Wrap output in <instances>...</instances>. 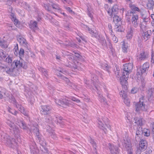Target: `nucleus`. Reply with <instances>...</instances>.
Returning <instances> with one entry per match:
<instances>
[{
	"mask_svg": "<svg viewBox=\"0 0 154 154\" xmlns=\"http://www.w3.org/2000/svg\"><path fill=\"white\" fill-rule=\"evenodd\" d=\"M108 27H109V30L111 31V34H112V27H111V25H109Z\"/></svg>",
	"mask_w": 154,
	"mask_h": 154,
	"instance_id": "obj_58",
	"label": "nucleus"
},
{
	"mask_svg": "<svg viewBox=\"0 0 154 154\" xmlns=\"http://www.w3.org/2000/svg\"><path fill=\"white\" fill-rule=\"evenodd\" d=\"M146 142L145 140H141L139 144V147L144 151L146 147Z\"/></svg>",
	"mask_w": 154,
	"mask_h": 154,
	"instance_id": "obj_23",
	"label": "nucleus"
},
{
	"mask_svg": "<svg viewBox=\"0 0 154 154\" xmlns=\"http://www.w3.org/2000/svg\"><path fill=\"white\" fill-rule=\"evenodd\" d=\"M98 126L99 128L103 130L105 133H106V129L105 128L104 124L101 121L98 120Z\"/></svg>",
	"mask_w": 154,
	"mask_h": 154,
	"instance_id": "obj_30",
	"label": "nucleus"
},
{
	"mask_svg": "<svg viewBox=\"0 0 154 154\" xmlns=\"http://www.w3.org/2000/svg\"><path fill=\"white\" fill-rule=\"evenodd\" d=\"M12 102H11L13 103H16V100L14 98L12 97Z\"/></svg>",
	"mask_w": 154,
	"mask_h": 154,
	"instance_id": "obj_62",
	"label": "nucleus"
},
{
	"mask_svg": "<svg viewBox=\"0 0 154 154\" xmlns=\"http://www.w3.org/2000/svg\"><path fill=\"white\" fill-rule=\"evenodd\" d=\"M53 8L54 9H55L56 10H58L60 11V8L58 6V5L54 4L52 5Z\"/></svg>",
	"mask_w": 154,
	"mask_h": 154,
	"instance_id": "obj_42",
	"label": "nucleus"
},
{
	"mask_svg": "<svg viewBox=\"0 0 154 154\" xmlns=\"http://www.w3.org/2000/svg\"><path fill=\"white\" fill-rule=\"evenodd\" d=\"M14 53L15 55H17L18 54V52L19 51L18 48V45L17 44L14 48Z\"/></svg>",
	"mask_w": 154,
	"mask_h": 154,
	"instance_id": "obj_46",
	"label": "nucleus"
},
{
	"mask_svg": "<svg viewBox=\"0 0 154 154\" xmlns=\"http://www.w3.org/2000/svg\"><path fill=\"white\" fill-rule=\"evenodd\" d=\"M135 31L134 28H132L131 26H128L127 27V32L126 35L127 38L131 39L133 36V32Z\"/></svg>",
	"mask_w": 154,
	"mask_h": 154,
	"instance_id": "obj_12",
	"label": "nucleus"
},
{
	"mask_svg": "<svg viewBox=\"0 0 154 154\" xmlns=\"http://www.w3.org/2000/svg\"><path fill=\"white\" fill-rule=\"evenodd\" d=\"M66 9L70 13H71L72 12V10L69 7H66Z\"/></svg>",
	"mask_w": 154,
	"mask_h": 154,
	"instance_id": "obj_54",
	"label": "nucleus"
},
{
	"mask_svg": "<svg viewBox=\"0 0 154 154\" xmlns=\"http://www.w3.org/2000/svg\"><path fill=\"white\" fill-rule=\"evenodd\" d=\"M78 63L77 65H75V66H73V67L75 69H79V63Z\"/></svg>",
	"mask_w": 154,
	"mask_h": 154,
	"instance_id": "obj_55",
	"label": "nucleus"
},
{
	"mask_svg": "<svg viewBox=\"0 0 154 154\" xmlns=\"http://www.w3.org/2000/svg\"><path fill=\"white\" fill-rule=\"evenodd\" d=\"M51 109V107L49 106H42L41 112L43 114H48L49 113Z\"/></svg>",
	"mask_w": 154,
	"mask_h": 154,
	"instance_id": "obj_15",
	"label": "nucleus"
},
{
	"mask_svg": "<svg viewBox=\"0 0 154 154\" xmlns=\"http://www.w3.org/2000/svg\"><path fill=\"white\" fill-rule=\"evenodd\" d=\"M119 10L118 6L117 5H114L112 8V11L113 15L117 14Z\"/></svg>",
	"mask_w": 154,
	"mask_h": 154,
	"instance_id": "obj_31",
	"label": "nucleus"
},
{
	"mask_svg": "<svg viewBox=\"0 0 154 154\" xmlns=\"http://www.w3.org/2000/svg\"><path fill=\"white\" fill-rule=\"evenodd\" d=\"M18 41L21 45H23L25 47L27 46V43L26 40L22 36L20 35H18L17 36Z\"/></svg>",
	"mask_w": 154,
	"mask_h": 154,
	"instance_id": "obj_16",
	"label": "nucleus"
},
{
	"mask_svg": "<svg viewBox=\"0 0 154 154\" xmlns=\"http://www.w3.org/2000/svg\"><path fill=\"white\" fill-rule=\"evenodd\" d=\"M63 79L65 81L66 83H67V84L69 85V86H71V87L72 86V85L71 84V83L70 82L69 80L66 77H63Z\"/></svg>",
	"mask_w": 154,
	"mask_h": 154,
	"instance_id": "obj_47",
	"label": "nucleus"
},
{
	"mask_svg": "<svg viewBox=\"0 0 154 154\" xmlns=\"http://www.w3.org/2000/svg\"><path fill=\"white\" fill-rule=\"evenodd\" d=\"M30 27L31 29L34 30L37 29V23L35 21H31L30 22Z\"/></svg>",
	"mask_w": 154,
	"mask_h": 154,
	"instance_id": "obj_28",
	"label": "nucleus"
},
{
	"mask_svg": "<svg viewBox=\"0 0 154 154\" xmlns=\"http://www.w3.org/2000/svg\"><path fill=\"white\" fill-rule=\"evenodd\" d=\"M88 30L89 33L91 34L92 36L95 37L96 38L99 39L100 37L98 35V33L96 30L94 31L91 29L89 28L88 27Z\"/></svg>",
	"mask_w": 154,
	"mask_h": 154,
	"instance_id": "obj_18",
	"label": "nucleus"
},
{
	"mask_svg": "<svg viewBox=\"0 0 154 154\" xmlns=\"http://www.w3.org/2000/svg\"><path fill=\"white\" fill-rule=\"evenodd\" d=\"M129 7L133 11H137L138 12L140 11L138 8L136 7L135 5L131 4L129 5Z\"/></svg>",
	"mask_w": 154,
	"mask_h": 154,
	"instance_id": "obj_36",
	"label": "nucleus"
},
{
	"mask_svg": "<svg viewBox=\"0 0 154 154\" xmlns=\"http://www.w3.org/2000/svg\"><path fill=\"white\" fill-rule=\"evenodd\" d=\"M142 133V131H141L138 130L137 131L136 134L137 137H136V138L137 137V136L139 137H140L141 134H143Z\"/></svg>",
	"mask_w": 154,
	"mask_h": 154,
	"instance_id": "obj_45",
	"label": "nucleus"
},
{
	"mask_svg": "<svg viewBox=\"0 0 154 154\" xmlns=\"http://www.w3.org/2000/svg\"><path fill=\"white\" fill-rule=\"evenodd\" d=\"M108 146L110 152L112 154H117L118 152L119 149L117 147L115 146L114 145L110 143L108 144Z\"/></svg>",
	"mask_w": 154,
	"mask_h": 154,
	"instance_id": "obj_17",
	"label": "nucleus"
},
{
	"mask_svg": "<svg viewBox=\"0 0 154 154\" xmlns=\"http://www.w3.org/2000/svg\"><path fill=\"white\" fill-rule=\"evenodd\" d=\"M55 103L57 105L62 106L66 105L69 106V101L66 99H63V100H55Z\"/></svg>",
	"mask_w": 154,
	"mask_h": 154,
	"instance_id": "obj_13",
	"label": "nucleus"
},
{
	"mask_svg": "<svg viewBox=\"0 0 154 154\" xmlns=\"http://www.w3.org/2000/svg\"><path fill=\"white\" fill-rule=\"evenodd\" d=\"M88 16L91 18L93 17V16L91 14L90 12H88Z\"/></svg>",
	"mask_w": 154,
	"mask_h": 154,
	"instance_id": "obj_61",
	"label": "nucleus"
},
{
	"mask_svg": "<svg viewBox=\"0 0 154 154\" xmlns=\"http://www.w3.org/2000/svg\"><path fill=\"white\" fill-rule=\"evenodd\" d=\"M24 51L23 48H20L19 51V54L20 56H22L23 54Z\"/></svg>",
	"mask_w": 154,
	"mask_h": 154,
	"instance_id": "obj_50",
	"label": "nucleus"
},
{
	"mask_svg": "<svg viewBox=\"0 0 154 154\" xmlns=\"http://www.w3.org/2000/svg\"><path fill=\"white\" fill-rule=\"evenodd\" d=\"M124 141L123 146L128 151V154H132L131 144L130 141L129 140H124Z\"/></svg>",
	"mask_w": 154,
	"mask_h": 154,
	"instance_id": "obj_9",
	"label": "nucleus"
},
{
	"mask_svg": "<svg viewBox=\"0 0 154 154\" xmlns=\"http://www.w3.org/2000/svg\"><path fill=\"white\" fill-rule=\"evenodd\" d=\"M149 18H146L145 20H143V22L140 24V28L143 30H145L146 29V26L143 25V23H147L149 22Z\"/></svg>",
	"mask_w": 154,
	"mask_h": 154,
	"instance_id": "obj_27",
	"label": "nucleus"
},
{
	"mask_svg": "<svg viewBox=\"0 0 154 154\" xmlns=\"http://www.w3.org/2000/svg\"><path fill=\"white\" fill-rule=\"evenodd\" d=\"M133 12L130 11H128L126 13V18L128 22L130 21V16H131V15H133Z\"/></svg>",
	"mask_w": 154,
	"mask_h": 154,
	"instance_id": "obj_29",
	"label": "nucleus"
},
{
	"mask_svg": "<svg viewBox=\"0 0 154 154\" xmlns=\"http://www.w3.org/2000/svg\"><path fill=\"white\" fill-rule=\"evenodd\" d=\"M108 13L110 16H111V15H113V13H112V9L108 11Z\"/></svg>",
	"mask_w": 154,
	"mask_h": 154,
	"instance_id": "obj_56",
	"label": "nucleus"
},
{
	"mask_svg": "<svg viewBox=\"0 0 154 154\" xmlns=\"http://www.w3.org/2000/svg\"><path fill=\"white\" fill-rule=\"evenodd\" d=\"M5 61L8 63V65L5 67H3V70L5 71L7 73H11L15 68V66H13V63H12L11 58L9 56H8L5 60Z\"/></svg>",
	"mask_w": 154,
	"mask_h": 154,
	"instance_id": "obj_3",
	"label": "nucleus"
},
{
	"mask_svg": "<svg viewBox=\"0 0 154 154\" xmlns=\"http://www.w3.org/2000/svg\"><path fill=\"white\" fill-rule=\"evenodd\" d=\"M47 128H48L47 129V130L50 133L52 137L54 139H56V136L55 133L52 131V130H51V128L50 127H48Z\"/></svg>",
	"mask_w": 154,
	"mask_h": 154,
	"instance_id": "obj_34",
	"label": "nucleus"
},
{
	"mask_svg": "<svg viewBox=\"0 0 154 154\" xmlns=\"http://www.w3.org/2000/svg\"><path fill=\"white\" fill-rule=\"evenodd\" d=\"M20 5L24 8L28 10H30V7L26 2H20Z\"/></svg>",
	"mask_w": 154,
	"mask_h": 154,
	"instance_id": "obj_25",
	"label": "nucleus"
},
{
	"mask_svg": "<svg viewBox=\"0 0 154 154\" xmlns=\"http://www.w3.org/2000/svg\"><path fill=\"white\" fill-rule=\"evenodd\" d=\"M119 94L120 96L124 99V102L125 103L127 106H129L130 104V101L127 97L125 92L123 90L120 92Z\"/></svg>",
	"mask_w": 154,
	"mask_h": 154,
	"instance_id": "obj_11",
	"label": "nucleus"
},
{
	"mask_svg": "<svg viewBox=\"0 0 154 154\" xmlns=\"http://www.w3.org/2000/svg\"><path fill=\"white\" fill-rule=\"evenodd\" d=\"M18 124L21 128L23 129H25L27 128L25 123L22 121L20 120L19 122H18Z\"/></svg>",
	"mask_w": 154,
	"mask_h": 154,
	"instance_id": "obj_35",
	"label": "nucleus"
},
{
	"mask_svg": "<svg viewBox=\"0 0 154 154\" xmlns=\"http://www.w3.org/2000/svg\"><path fill=\"white\" fill-rule=\"evenodd\" d=\"M146 103L142 98H140L139 101L135 104L136 111L138 113L146 111L148 108Z\"/></svg>",
	"mask_w": 154,
	"mask_h": 154,
	"instance_id": "obj_2",
	"label": "nucleus"
},
{
	"mask_svg": "<svg viewBox=\"0 0 154 154\" xmlns=\"http://www.w3.org/2000/svg\"><path fill=\"white\" fill-rule=\"evenodd\" d=\"M11 18L12 21L14 22V24L17 27H19V21L16 19L15 16L13 13H11Z\"/></svg>",
	"mask_w": 154,
	"mask_h": 154,
	"instance_id": "obj_22",
	"label": "nucleus"
},
{
	"mask_svg": "<svg viewBox=\"0 0 154 154\" xmlns=\"http://www.w3.org/2000/svg\"><path fill=\"white\" fill-rule=\"evenodd\" d=\"M150 34L151 33L149 31H147L144 32L143 33L141 37L142 39L144 41H146L149 38Z\"/></svg>",
	"mask_w": 154,
	"mask_h": 154,
	"instance_id": "obj_19",
	"label": "nucleus"
},
{
	"mask_svg": "<svg viewBox=\"0 0 154 154\" xmlns=\"http://www.w3.org/2000/svg\"><path fill=\"white\" fill-rule=\"evenodd\" d=\"M143 151V150H141L140 148L138 147L136 151V154H140L141 152Z\"/></svg>",
	"mask_w": 154,
	"mask_h": 154,
	"instance_id": "obj_48",
	"label": "nucleus"
},
{
	"mask_svg": "<svg viewBox=\"0 0 154 154\" xmlns=\"http://www.w3.org/2000/svg\"><path fill=\"white\" fill-rule=\"evenodd\" d=\"M7 56V55L5 54L3 51H1L0 53V56L2 58V59L5 58Z\"/></svg>",
	"mask_w": 154,
	"mask_h": 154,
	"instance_id": "obj_44",
	"label": "nucleus"
},
{
	"mask_svg": "<svg viewBox=\"0 0 154 154\" xmlns=\"http://www.w3.org/2000/svg\"><path fill=\"white\" fill-rule=\"evenodd\" d=\"M11 18L12 21L14 22V24L17 27H19V21L16 19L15 16L13 13H11Z\"/></svg>",
	"mask_w": 154,
	"mask_h": 154,
	"instance_id": "obj_21",
	"label": "nucleus"
},
{
	"mask_svg": "<svg viewBox=\"0 0 154 154\" xmlns=\"http://www.w3.org/2000/svg\"><path fill=\"white\" fill-rule=\"evenodd\" d=\"M142 133L144 136L146 137L149 136L150 135L149 130L146 129H144L142 131Z\"/></svg>",
	"mask_w": 154,
	"mask_h": 154,
	"instance_id": "obj_38",
	"label": "nucleus"
},
{
	"mask_svg": "<svg viewBox=\"0 0 154 154\" xmlns=\"http://www.w3.org/2000/svg\"><path fill=\"white\" fill-rule=\"evenodd\" d=\"M14 64L16 67L18 68L22 67L24 69H26L27 68V63L21 58L19 60H15L13 63V66H14Z\"/></svg>",
	"mask_w": 154,
	"mask_h": 154,
	"instance_id": "obj_7",
	"label": "nucleus"
},
{
	"mask_svg": "<svg viewBox=\"0 0 154 154\" xmlns=\"http://www.w3.org/2000/svg\"><path fill=\"white\" fill-rule=\"evenodd\" d=\"M107 41H106L104 38L102 37L99 39L100 42L102 44V45L105 46H109V48H111V44L110 41L109 39L107 37Z\"/></svg>",
	"mask_w": 154,
	"mask_h": 154,
	"instance_id": "obj_14",
	"label": "nucleus"
},
{
	"mask_svg": "<svg viewBox=\"0 0 154 154\" xmlns=\"http://www.w3.org/2000/svg\"><path fill=\"white\" fill-rule=\"evenodd\" d=\"M71 99L74 101L76 102L77 103H79L80 102V101L78 99H77L74 97H72L71 98Z\"/></svg>",
	"mask_w": 154,
	"mask_h": 154,
	"instance_id": "obj_49",
	"label": "nucleus"
},
{
	"mask_svg": "<svg viewBox=\"0 0 154 154\" xmlns=\"http://www.w3.org/2000/svg\"><path fill=\"white\" fill-rule=\"evenodd\" d=\"M31 126L30 128V131L34 133L37 137V138L40 141L41 139L39 136V130L38 128V125L37 124L35 123L34 122L32 123L31 124H29Z\"/></svg>",
	"mask_w": 154,
	"mask_h": 154,
	"instance_id": "obj_6",
	"label": "nucleus"
},
{
	"mask_svg": "<svg viewBox=\"0 0 154 154\" xmlns=\"http://www.w3.org/2000/svg\"><path fill=\"white\" fill-rule=\"evenodd\" d=\"M138 91L139 89L138 88L134 87L132 89L131 92L132 94H135Z\"/></svg>",
	"mask_w": 154,
	"mask_h": 154,
	"instance_id": "obj_43",
	"label": "nucleus"
},
{
	"mask_svg": "<svg viewBox=\"0 0 154 154\" xmlns=\"http://www.w3.org/2000/svg\"><path fill=\"white\" fill-rule=\"evenodd\" d=\"M138 20V17L137 15H133L131 19V24H129L128 26H131L132 28H137L138 26V24L137 21Z\"/></svg>",
	"mask_w": 154,
	"mask_h": 154,
	"instance_id": "obj_8",
	"label": "nucleus"
},
{
	"mask_svg": "<svg viewBox=\"0 0 154 154\" xmlns=\"http://www.w3.org/2000/svg\"><path fill=\"white\" fill-rule=\"evenodd\" d=\"M8 111H9V112H11L12 114L15 115H16L17 113V112L16 111H14V112H12V111H11V110L10 109L8 110Z\"/></svg>",
	"mask_w": 154,
	"mask_h": 154,
	"instance_id": "obj_57",
	"label": "nucleus"
},
{
	"mask_svg": "<svg viewBox=\"0 0 154 154\" xmlns=\"http://www.w3.org/2000/svg\"><path fill=\"white\" fill-rule=\"evenodd\" d=\"M88 140L89 142L91 144L94 149H96L97 145L96 143L91 137L88 138Z\"/></svg>",
	"mask_w": 154,
	"mask_h": 154,
	"instance_id": "obj_33",
	"label": "nucleus"
},
{
	"mask_svg": "<svg viewBox=\"0 0 154 154\" xmlns=\"http://www.w3.org/2000/svg\"><path fill=\"white\" fill-rule=\"evenodd\" d=\"M132 68L133 65L131 63H126L123 65L122 76L120 78V83L125 90L127 89L128 83L127 81Z\"/></svg>",
	"mask_w": 154,
	"mask_h": 154,
	"instance_id": "obj_1",
	"label": "nucleus"
},
{
	"mask_svg": "<svg viewBox=\"0 0 154 154\" xmlns=\"http://www.w3.org/2000/svg\"><path fill=\"white\" fill-rule=\"evenodd\" d=\"M0 45L2 48H6L8 47V45L6 42L5 41L2 42V40L0 39Z\"/></svg>",
	"mask_w": 154,
	"mask_h": 154,
	"instance_id": "obj_39",
	"label": "nucleus"
},
{
	"mask_svg": "<svg viewBox=\"0 0 154 154\" xmlns=\"http://www.w3.org/2000/svg\"><path fill=\"white\" fill-rule=\"evenodd\" d=\"M97 77L96 76H95V79H94V77H93L92 78V79L93 81L94 82V84H96V82H97Z\"/></svg>",
	"mask_w": 154,
	"mask_h": 154,
	"instance_id": "obj_52",
	"label": "nucleus"
},
{
	"mask_svg": "<svg viewBox=\"0 0 154 154\" xmlns=\"http://www.w3.org/2000/svg\"><path fill=\"white\" fill-rule=\"evenodd\" d=\"M112 40L115 43H117L118 41V39L115 35L113 36Z\"/></svg>",
	"mask_w": 154,
	"mask_h": 154,
	"instance_id": "obj_51",
	"label": "nucleus"
},
{
	"mask_svg": "<svg viewBox=\"0 0 154 154\" xmlns=\"http://www.w3.org/2000/svg\"><path fill=\"white\" fill-rule=\"evenodd\" d=\"M114 15L113 17V21L114 22L118 23L121 20V18L119 17L118 16L116 15V14L114 15Z\"/></svg>",
	"mask_w": 154,
	"mask_h": 154,
	"instance_id": "obj_40",
	"label": "nucleus"
},
{
	"mask_svg": "<svg viewBox=\"0 0 154 154\" xmlns=\"http://www.w3.org/2000/svg\"><path fill=\"white\" fill-rule=\"evenodd\" d=\"M153 57H154L152 56V55L151 61V63H154V60L153 59Z\"/></svg>",
	"mask_w": 154,
	"mask_h": 154,
	"instance_id": "obj_60",
	"label": "nucleus"
},
{
	"mask_svg": "<svg viewBox=\"0 0 154 154\" xmlns=\"http://www.w3.org/2000/svg\"><path fill=\"white\" fill-rule=\"evenodd\" d=\"M152 131L153 134H154V123L153 124V125H152Z\"/></svg>",
	"mask_w": 154,
	"mask_h": 154,
	"instance_id": "obj_64",
	"label": "nucleus"
},
{
	"mask_svg": "<svg viewBox=\"0 0 154 154\" xmlns=\"http://www.w3.org/2000/svg\"><path fill=\"white\" fill-rule=\"evenodd\" d=\"M149 67V63L146 62L144 63L141 66L137 69V75L138 78L141 77L143 74H146L147 71Z\"/></svg>",
	"mask_w": 154,
	"mask_h": 154,
	"instance_id": "obj_4",
	"label": "nucleus"
},
{
	"mask_svg": "<svg viewBox=\"0 0 154 154\" xmlns=\"http://www.w3.org/2000/svg\"><path fill=\"white\" fill-rule=\"evenodd\" d=\"M17 107L18 109L23 114L26 116H28V113L26 111L24 107L21 105H20L19 104H16Z\"/></svg>",
	"mask_w": 154,
	"mask_h": 154,
	"instance_id": "obj_24",
	"label": "nucleus"
},
{
	"mask_svg": "<svg viewBox=\"0 0 154 154\" xmlns=\"http://www.w3.org/2000/svg\"><path fill=\"white\" fill-rule=\"evenodd\" d=\"M45 9L48 11H49L48 5H45Z\"/></svg>",
	"mask_w": 154,
	"mask_h": 154,
	"instance_id": "obj_59",
	"label": "nucleus"
},
{
	"mask_svg": "<svg viewBox=\"0 0 154 154\" xmlns=\"http://www.w3.org/2000/svg\"><path fill=\"white\" fill-rule=\"evenodd\" d=\"M98 98L99 100L101 102H105V99L102 95L99 94Z\"/></svg>",
	"mask_w": 154,
	"mask_h": 154,
	"instance_id": "obj_41",
	"label": "nucleus"
},
{
	"mask_svg": "<svg viewBox=\"0 0 154 154\" xmlns=\"http://www.w3.org/2000/svg\"><path fill=\"white\" fill-rule=\"evenodd\" d=\"M147 55L144 52H143L138 56V58L141 60H144L147 57Z\"/></svg>",
	"mask_w": 154,
	"mask_h": 154,
	"instance_id": "obj_26",
	"label": "nucleus"
},
{
	"mask_svg": "<svg viewBox=\"0 0 154 154\" xmlns=\"http://www.w3.org/2000/svg\"><path fill=\"white\" fill-rule=\"evenodd\" d=\"M1 140L2 142L12 147L11 144L16 143L15 140L11 138L7 134L3 133L1 135Z\"/></svg>",
	"mask_w": 154,
	"mask_h": 154,
	"instance_id": "obj_5",
	"label": "nucleus"
},
{
	"mask_svg": "<svg viewBox=\"0 0 154 154\" xmlns=\"http://www.w3.org/2000/svg\"><path fill=\"white\" fill-rule=\"evenodd\" d=\"M6 122L10 127L11 130L15 134L18 132V128L14 123L9 120H7Z\"/></svg>",
	"mask_w": 154,
	"mask_h": 154,
	"instance_id": "obj_10",
	"label": "nucleus"
},
{
	"mask_svg": "<svg viewBox=\"0 0 154 154\" xmlns=\"http://www.w3.org/2000/svg\"><path fill=\"white\" fill-rule=\"evenodd\" d=\"M134 123L137 125L141 126L144 122V121L143 119L138 118L135 117L134 119Z\"/></svg>",
	"mask_w": 154,
	"mask_h": 154,
	"instance_id": "obj_20",
	"label": "nucleus"
},
{
	"mask_svg": "<svg viewBox=\"0 0 154 154\" xmlns=\"http://www.w3.org/2000/svg\"><path fill=\"white\" fill-rule=\"evenodd\" d=\"M128 43L125 42H123V43L122 44V48L123 52H126L127 51L128 47Z\"/></svg>",
	"mask_w": 154,
	"mask_h": 154,
	"instance_id": "obj_32",
	"label": "nucleus"
},
{
	"mask_svg": "<svg viewBox=\"0 0 154 154\" xmlns=\"http://www.w3.org/2000/svg\"><path fill=\"white\" fill-rule=\"evenodd\" d=\"M151 17L153 20H154V14H152L151 16Z\"/></svg>",
	"mask_w": 154,
	"mask_h": 154,
	"instance_id": "obj_63",
	"label": "nucleus"
},
{
	"mask_svg": "<svg viewBox=\"0 0 154 154\" xmlns=\"http://www.w3.org/2000/svg\"><path fill=\"white\" fill-rule=\"evenodd\" d=\"M141 17L143 20H144L146 18H149V17L148 16H146L144 14H142V15Z\"/></svg>",
	"mask_w": 154,
	"mask_h": 154,
	"instance_id": "obj_53",
	"label": "nucleus"
},
{
	"mask_svg": "<svg viewBox=\"0 0 154 154\" xmlns=\"http://www.w3.org/2000/svg\"><path fill=\"white\" fill-rule=\"evenodd\" d=\"M39 70L40 71L42 72L43 75L45 77H47L48 75V72L46 69L43 68H40Z\"/></svg>",
	"mask_w": 154,
	"mask_h": 154,
	"instance_id": "obj_37",
	"label": "nucleus"
}]
</instances>
